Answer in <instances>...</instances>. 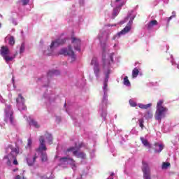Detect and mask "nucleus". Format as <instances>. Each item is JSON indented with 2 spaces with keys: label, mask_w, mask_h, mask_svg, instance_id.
Instances as JSON below:
<instances>
[{
  "label": "nucleus",
  "mask_w": 179,
  "mask_h": 179,
  "mask_svg": "<svg viewBox=\"0 0 179 179\" xmlns=\"http://www.w3.org/2000/svg\"><path fill=\"white\" fill-rule=\"evenodd\" d=\"M164 101L159 100L157 103V110L155 114V119L157 121H162V118L166 117V113L169 111L166 107L163 106Z\"/></svg>",
  "instance_id": "1"
},
{
  "label": "nucleus",
  "mask_w": 179,
  "mask_h": 179,
  "mask_svg": "<svg viewBox=\"0 0 179 179\" xmlns=\"http://www.w3.org/2000/svg\"><path fill=\"white\" fill-rule=\"evenodd\" d=\"M39 142L40 145L39 147L36 149V152H39V153H41V162H47L48 160V158L47 157V152H43L45 150H47V147L45 146V140H44V136H41L39 138Z\"/></svg>",
  "instance_id": "2"
},
{
  "label": "nucleus",
  "mask_w": 179,
  "mask_h": 179,
  "mask_svg": "<svg viewBox=\"0 0 179 179\" xmlns=\"http://www.w3.org/2000/svg\"><path fill=\"white\" fill-rule=\"evenodd\" d=\"M134 19H135V16L131 17V15H127V17L124 19V21L122 22V24L123 23H127L129 21L127 25L118 33V36H121L122 34H127L131 31V26H132V23H134Z\"/></svg>",
  "instance_id": "3"
},
{
  "label": "nucleus",
  "mask_w": 179,
  "mask_h": 179,
  "mask_svg": "<svg viewBox=\"0 0 179 179\" xmlns=\"http://www.w3.org/2000/svg\"><path fill=\"white\" fill-rule=\"evenodd\" d=\"M59 54L61 55H69L70 62H73L76 59V56H75V52L72 50L71 45L69 46V48H63L60 50Z\"/></svg>",
  "instance_id": "4"
},
{
  "label": "nucleus",
  "mask_w": 179,
  "mask_h": 179,
  "mask_svg": "<svg viewBox=\"0 0 179 179\" xmlns=\"http://www.w3.org/2000/svg\"><path fill=\"white\" fill-rule=\"evenodd\" d=\"M9 48L8 46H1L0 50V55L3 57L6 62H9V61H13V57L9 56L10 54Z\"/></svg>",
  "instance_id": "5"
},
{
  "label": "nucleus",
  "mask_w": 179,
  "mask_h": 179,
  "mask_svg": "<svg viewBox=\"0 0 179 179\" xmlns=\"http://www.w3.org/2000/svg\"><path fill=\"white\" fill-rule=\"evenodd\" d=\"M5 121L6 122L10 121V124H13V110L10 106H7L5 109Z\"/></svg>",
  "instance_id": "6"
},
{
  "label": "nucleus",
  "mask_w": 179,
  "mask_h": 179,
  "mask_svg": "<svg viewBox=\"0 0 179 179\" xmlns=\"http://www.w3.org/2000/svg\"><path fill=\"white\" fill-rule=\"evenodd\" d=\"M26 100L24 97L22 95V94H18V97L16 99L17 106L18 110H27L26 105L24 104Z\"/></svg>",
  "instance_id": "7"
},
{
  "label": "nucleus",
  "mask_w": 179,
  "mask_h": 179,
  "mask_svg": "<svg viewBox=\"0 0 179 179\" xmlns=\"http://www.w3.org/2000/svg\"><path fill=\"white\" fill-rule=\"evenodd\" d=\"M142 171L145 179H150V168L148 163L143 162Z\"/></svg>",
  "instance_id": "8"
},
{
  "label": "nucleus",
  "mask_w": 179,
  "mask_h": 179,
  "mask_svg": "<svg viewBox=\"0 0 179 179\" xmlns=\"http://www.w3.org/2000/svg\"><path fill=\"white\" fill-rule=\"evenodd\" d=\"M82 41L75 36L71 37V43L74 47V49L77 51H80V44Z\"/></svg>",
  "instance_id": "9"
},
{
  "label": "nucleus",
  "mask_w": 179,
  "mask_h": 179,
  "mask_svg": "<svg viewBox=\"0 0 179 179\" xmlns=\"http://www.w3.org/2000/svg\"><path fill=\"white\" fill-rule=\"evenodd\" d=\"M8 149L11 150V152L8 155V156H11L12 159H15V157H17V155H19L20 150L19 147L13 148V145H9L8 146Z\"/></svg>",
  "instance_id": "10"
},
{
  "label": "nucleus",
  "mask_w": 179,
  "mask_h": 179,
  "mask_svg": "<svg viewBox=\"0 0 179 179\" xmlns=\"http://www.w3.org/2000/svg\"><path fill=\"white\" fill-rule=\"evenodd\" d=\"M67 152H73L74 156H77L78 159H86V154L85 152L78 153L77 150H75V147H71L67 150Z\"/></svg>",
  "instance_id": "11"
},
{
  "label": "nucleus",
  "mask_w": 179,
  "mask_h": 179,
  "mask_svg": "<svg viewBox=\"0 0 179 179\" xmlns=\"http://www.w3.org/2000/svg\"><path fill=\"white\" fill-rule=\"evenodd\" d=\"M66 40L65 39H57L55 41H52L50 45V50H52L53 48H57L59 45H62V44H65V42Z\"/></svg>",
  "instance_id": "12"
},
{
  "label": "nucleus",
  "mask_w": 179,
  "mask_h": 179,
  "mask_svg": "<svg viewBox=\"0 0 179 179\" xmlns=\"http://www.w3.org/2000/svg\"><path fill=\"white\" fill-rule=\"evenodd\" d=\"M37 159V154H35L34 157L27 159V164L28 166H33L34 163H36V160Z\"/></svg>",
  "instance_id": "13"
},
{
  "label": "nucleus",
  "mask_w": 179,
  "mask_h": 179,
  "mask_svg": "<svg viewBox=\"0 0 179 179\" xmlns=\"http://www.w3.org/2000/svg\"><path fill=\"white\" fill-rule=\"evenodd\" d=\"M102 62H103V69H106V68L110 67V61L106 59V56H104V55H103Z\"/></svg>",
  "instance_id": "14"
},
{
  "label": "nucleus",
  "mask_w": 179,
  "mask_h": 179,
  "mask_svg": "<svg viewBox=\"0 0 179 179\" xmlns=\"http://www.w3.org/2000/svg\"><path fill=\"white\" fill-rule=\"evenodd\" d=\"M147 29L148 30H150V29L153 28V26H157V20H151L148 24H147Z\"/></svg>",
  "instance_id": "15"
},
{
  "label": "nucleus",
  "mask_w": 179,
  "mask_h": 179,
  "mask_svg": "<svg viewBox=\"0 0 179 179\" xmlns=\"http://www.w3.org/2000/svg\"><path fill=\"white\" fill-rule=\"evenodd\" d=\"M45 139L48 141L49 145H52V135L50 134L49 133H46L45 134Z\"/></svg>",
  "instance_id": "16"
},
{
  "label": "nucleus",
  "mask_w": 179,
  "mask_h": 179,
  "mask_svg": "<svg viewBox=\"0 0 179 179\" xmlns=\"http://www.w3.org/2000/svg\"><path fill=\"white\" fill-rule=\"evenodd\" d=\"M67 164H70L73 170H76V163L73 158H69V162L67 163Z\"/></svg>",
  "instance_id": "17"
},
{
  "label": "nucleus",
  "mask_w": 179,
  "mask_h": 179,
  "mask_svg": "<svg viewBox=\"0 0 179 179\" xmlns=\"http://www.w3.org/2000/svg\"><path fill=\"white\" fill-rule=\"evenodd\" d=\"M140 139H141L143 145H144V146L149 148V149H150V148H152V145H150V143H149V141H148V140L145 139L143 137H141Z\"/></svg>",
  "instance_id": "18"
},
{
  "label": "nucleus",
  "mask_w": 179,
  "mask_h": 179,
  "mask_svg": "<svg viewBox=\"0 0 179 179\" xmlns=\"http://www.w3.org/2000/svg\"><path fill=\"white\" fill-rule=\"evenodd\" d=\"M59 71L58 70H52L48 73V78H51V76H55V75H59Z\"/></svg>",
  "instance_id": "19"
},
{
  "label": "nucleus",
  "mask_w": 179,
  "mask_h": 179,
  "mask_svg": "<svg viewBox=\"0 0 179 179\" xmlns=\"http://www.w3.org/2000/svg\"><path fill=\"white\" fill-rule=\"evenodd\" d=\"M139 108H141L142 110H148V108H150V107H152V103H148V104H143V103H139L138 104Z\"/></svg>",
  "instance_id": "20"
},
{
  "label": "nucleus",
  "mask_w": 179,
  "mask_h": 179,
  "mask_svg": "<svg viewBox=\"0 0 179 179\" xmlns=\"http://www.w3.org/2000/svg\"><path fill=\"white\" fill-rule=\"evenodd\" d=\"M69 162V157H64L59 159V162L61 164H65V163H67Z\"/></svg>",
  "instance_id": "21"
},
{
  "label": "nucleus",
  "mask_w": 179,
  "mask_h": 179,
  "mask_svg": "<svg viewBox=\"0 0 179 179\" xmlns=\"http://www.w3.org/2000/svg\"><path fill=\"white\" fill-rule=\"evenodd\" d=\"M94 74L96 75V77L99 78V75L100 73V67H99V64L98 66H94Z\"/></svg>",
  "instance_id": "22"
},
{
  "label": "nucleus",
  "mask_w": 179,
  "mask_h": 179,
  "mask_svg": "<svg viewBox=\"0 0 179 179\" xmlns=\"http://www.w3.org/2000/svg\"><path fill=\"white\" fill-rule=\"evenodd\" d=\"M105 76H106V78H105V81L103 83V91L106 93V92H107V87L108 86V85L107 84V78H108L107 73H105Z\"/></svg>",
  "instance_id": "23"
},
{
  "label": "nucleus",
  "mask_w": 179,
  "mask_h": 179,
  "mask_svg": "<svg viewBox=\"0 0 179 179\" xmlns=\"http://www.w3.org/2000/svg\"><path fill=\"white\" fill-rule=\"evenodd\" d=\"M29 125H32V127H35L36 128H40L38 123L33 119L30 120Z\"/></svg>",
  "instance_id": "24"
},
{
  "label": "nucleus",
  "mask_w": 179,
  "mask_h": 179,
  "mask_svg": "<svg viewBox=\"0 0 179 179\" xmlns=\"http://www.w3.org/2000/svg\"><path fill=\"white\" fill-rule=\"evenodd\" d=\"M138 75H139V69L134 68L132 71L133 78H138Z\"/></svg>",
  "instance_id": "25"
},
{
  "label": "nucleus",
  "mask_w": 179,
  "mask_h": 179,
  "mask_svg": "<svg viewBox=\"0 0 179 179\" xmlns=\"http://www.w3.org/2000/svg\"><path fill=\"white\" fill-rule=\"evenodd\" d=\"M145 117L146 120H150L151 118H153V113L152 111H148L145 115Z\"/></svg>",
  "instance_id": "26"
},
{
  "label": "nucleus",
  "mask_w": 179,
  "mask_h": 179,
  "mask_svg": "<svg viewBox=\"0 0 179 179\" xmlns=\"http://www.w3.org/2000/svg\"><path fill=\"white\" fill-rule=\"evenodd\" d=\"M118 13H120V10L118 8H115L113 9V13L112 14L113 18L115 19L116 16H118Z\"/></svg>",
  "instance_id": "27"
},
{
  "label": "nucleus",
  "mask_w": 179,
  "mask_h": 179,
  "mask_svg": "<svg viewBox=\"0 0 179 179\" xmlns=\"http://www.w3.org/2000/svg\"><path fill=\"white\" fill-rule=\"evenodd\" d=\"M124 85H125V86H131V82H129V80L128 79V76H125L124 78Z\"/></svg>",
  "instance_id": "28"
},
{
  "label": "nucleus",
  "mask_w": 179,
  "mask_h": 179,
  "mask_svg": "<svg viewBox=\"0 0 179 179\" xmlns=\"http://www.w3.org/2000/svg\"><path fill=\"white\" fill-rule=\"evenodd\" d=\"M15 37L13 36H10L9 38V41H8V44H10V45H15Z\"/></svg>",
  "instance_id": "29"
},
{
  "label": "nucleus",
  "mask_w": 179,
  "mask_h": 179,
  "mask_svg": "<svg viewBox=\"0 0 179 179\" xmlns=\"http://www.w3.org/2000/svg\"><path fill=\"white\" fill-rule=\"evenodd\" d=\"M91 65H93L94 66H98L99 63H97V58L93 57L91 61Z\"/></svg>",
  "instance_id": "30"
},
{
  "label": "nucleus",
  "mask_w": 179,
  "mask_h": 179,
  "mask_svg": "<svg viewBox=\"0 0 179 179\" xmlns=\"http://www.w3.org/2000/svg\"><path fill=\"white\" fill-rule=\"evenodd\" d=\"M138 122H139V127H141V129H143V127H145L143 125L144 122H145V120H143V119H139L138 120Z\"/></svg>",
  "instance_id": "31"
},
{
  "label": "nucleus",
  "mask_w": 179,
  "mask_h": 179,
  "mask_svg": "<svg viewBox=\"0 0 179 179\" xmlns=\"http://www.w3.org/2000/svg\"><path fill=\"white\" fill-rule=\"evenodd\" d=\"M159 150H155V153H160V152H162V150H163V149H164V146H163V145H162V144H159Z\"/></svg>",
  "instance_id": "32"
},
{
  "label": "nucleus",
  "mask_w": 179,
  "mask_h": 179,
  "mask_svg": "<svg viewBox=\"0 0 179 179\" xmlns=\"http://www.w3.org/2000/svg\"><path fill=\"white\" fill-rule=\"evenodd\" d=\"M170 166V163L169 162H164L162 164V169H167L168 167H169Z\"/></svg>",
  "instance_id": "33"
},
{
  "label": "nucleus",
  "mask_w": 179,
  "mask_h": 179,
  "mask_svg": "<svg viewBox=\"0 0 179 179\" xmlns=\"http://www.w3.org/2000/svg\"><path fill=\"white\" fill-rule=\"evenodd\" d=\"M32 143H33V141L31 140V138H28L27 146H29V148H30V146H31Z\"/></svg>",
  "instance_id": "34"
},
{
  "label": "nucleus",
  "mask_w": 179,
  "mask_h": 179,
  "mask_svg": "<svg viewBox=\"0 0 179 179\" xmlns=\"http://www.w3.org/2000/svg\"><path fill=\"white\" fill-rule=\"evenodd\" d=\"M24 52V45L22 44L20 48V54H22Z\"/></svg>",
  "instance_id": "35"
},
{
  "label": "nucleus",
  "mask_w": 179,
  "mask_h": 179,
  "mask_svg": "<svg viewBox=\"0 0 179 179\" xmlns=\"http://www.w3.org/2000/svg\"><path fill=\"white\" fill-rule=\"evenodd\" d=\"M129 104L131 107H136V103L132 100L129 101Z\"/></svg>",
  "instance_id": "36"
},
{
  "label": "nucleus",
  "mask_w": 179,
  "mask_h": 179,
  "mask_svg": "<svg viewBox=\"0 0 179 179\" xmlns=\"http://www.w3.org/2000/svg\"><path fill=\"white\" fill-rule=\"evenodd\" d=\"M4 159H8V162H7V165L10 166L11 162H10V159H9V155L4 157Z\"/></svg>",
  "instance_id": "37"
},
{
  "label": "nucleus",
  "mask_w": 179,
  "mask_h": 179,
  "mask_svg": "<svg viewBox=\"0 0 179 179\" xmlns=\"http://www.w3.org/2000/svg\"><path fill=\"white\" fill-rule=\"evenodd\" d=\"M15 179H27V178H24V176H20V175H17V176H15Z\"/></svg>",
  "instance_id": "38"
},
{
  "label": "nucleus",
  "mask_w": 179,
  "mask_h": 179,
  "mask_svg": "<svg viewBox=\"0 0 179 179\" xmlns=\"http://www.w3.org/2000/svg\"><path fill=\"white\" fill-rule=\"evenodd\" d=\"M29 1H30V0H22V5H24V6L27 5V3H29Z\"/></svg>",
  "instance_id": "39"
},
{
  "label": "nucleus",
  "mask_w": 179,
  "mask_h": 179,
  "mask_svg": "<svg viewBox=\"0 0 179 179\" xmlns=\"http://www.w3.org/2000/svg\"><path fill=\"white\" fill-rule=\"evenodd\" d=\"M13 159H14V160H13V164H14L15 166H17V164H19V162H17V159H16V157H15V158H13Z\"/></svg>",
  "instance_id": "40"
},
{
  "label": "nucleus",
  "mask_w": 179,
  "mask_h": 179,
  "mask_svg": "<svg viewBox=\"0 0 179 179\" xmlns=\"http://www.w3.org/2000/svg\"><path fill=\"white\" fill-rule=\"evenodd\" d=\"M173 17H176V15H171V17H169L168 18V23H169V22H170V20H171V19H173Z\"/></svg>",
  "instance_id": "41"
},
{
  "label": "nucleus",
  "mask_w": 179,
  "mask_h": 179,
  "mask_svg": "<svg viewBox=\"0 0 179 179\" xmlns=\"http://www.w3.org/2000/svg\"><path fill=\"white\" fill-rule=\"evenodd\" d=\"M19 171V169H17V168L14 169L13 170V171L14 173H16V171Z\"/></svg>",
  "instance_id": "42"
},
{
  "label": "nucleus",
  "mask_w": 179,
  "mask_h": 179,
  "mask_svg": "<svg viewBox=\"0 0 179 179\" xmlns=\"http://www.w3.org/2000/svg\"><path fill=\"white\" fill-rule=\"evenodd\" d=\"M172 16H175V17H176V12L173 11V12L172 13Z\"/></svg>",
  "instance_id": "43"
},
{
  "label": "nucleus",
  "mask_w": 179,
  "mask_h": 179,
  "mask_svg": "<svg viewBox=\"0 0 179 179\" xmlns=\"http://www.w3.org/2000/svg\"><path fill=\"white\" fill-rule=\"evenodd\" d=\"M110 60L113 62L114 61V58H113V57H110Z\"/></svg>",
  "instance_id": "44"
},
{
  "label": "nucleus",
  "mask_w": 179,
  "mask_h": 179,
  "mask_svg": "<svg viewBox=\"0 0 179 179\" xmlns=\"http://www.w3.org/2000/svg\"><path fill=\"white\" fill-rule=\"evenodd\" d=\"M121 0H115V2H120Z\"/></svg>",
  "instance_id": "45"
},
{
  "label": "nucleus",
  "mask_w": 179,
  "mask_h": 179,
  "mask_svg": "<svg viewBox=\"0 0 179 179\" xmlns=\"http://www.w3.org/2000/svg\"><path fill=\"white\" fill-rule=\"evenodd\" d=\"M110 176H114V173H112L110 174Z\"/></svg>",
  "instance_id": "46"
},
{
  "label": "nucleus",
  "mask_w": 179,
  "mask_h": 179,
  "mask_svg": "<svg viewBox=\"0 0 179 179\" xmlns=\"http://www.w3.org/2000/svg\"><path fill=\"white\" fill-rule=\"evenodd\" d=\"M107 101H108V99H107V98H106V102H107Z\"/></svg>",
  "instance_id": "47"
},
{
  "label": "nucleus",
  "mask_w": 179,
  "mask_h": 179,
  "mask_svg": "<svg viewBox=\"0 0 179 179\" xmlns=\"http://www.w3.org/2000/svg\"><path fill=\"white\" fill-rule=\"evenodd\" d=\"M1 23H0V27H1Z\"/></svg>",
  "instance_id": "48"
}]
</instances>
